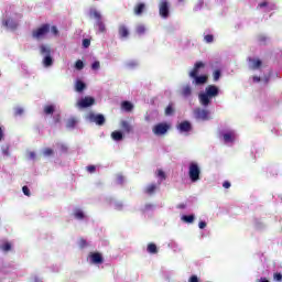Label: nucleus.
Instances as JSON below:
<instances>
[{"instance_id": "f257e3e1", "label": "nucleus", "mask_w": 282, "mask_h": 282, "mask_svg": "<svg viewBox=\"0 0 282 282\" xmlns=\"http://www.w3.org/2000/svg\"><path fill=\"white\" fill-rule=\"evenodd\" d=\"M217 96H219V88L216 85H208L204 93L198 94L199 105L202 107H208L213 98H217Z\"/></svg>"}, {"instance_id": "f03ea898", "label": "nucleus", "mask_w": 282, "mask_h": 282, "mask_svg": "<svg viewBox=\"0 0 282 282\" xmlns=\"http://www.w3.org/2000/svg\"><path fill=\"white\" fill-rule=\"evenodd\" d=\"M206 64L204 62H196L194 68L189 72V77L194 78V85H206L208 83V75H200L199 69H204Z\"/></svg>"}, {"instance_id": "7ed1b4c3", "label": "nucleus", "mask_w": 282, "mask_h": 282, "mask_svg": "<svg viewBox=\"0 0 282 282\" xmlns=\"http://www.w3.org/2000/svg\"><path fill=\"white\" fill-rule=\"evenodd\" d=\"M50 34V24L44 23L40 28H36L32 31L31 36L35 41H43Z\"/></svg>"}, {"instance_id": "20e7f679", "label": "nucleus", "mask_w": 282, "mask_h": 282, "mask_svg": "<svg viewBox=\"0 0 282 282\" xmlns=\"http://www.w3.org/2000/svg\"><path fill=\"white\" fill-rule=\"evenodd\" d=\"M90 17H94V19H96V28H98V31L101 34H105V32H107V26L105 25V22L102 21V15L98 12V10H90Z\"/></svg>"}, {"instance_id": "39448f33", "label": "nucleus", "mask_w": 282, "mask_h": 282, "mask_svg": "<svg viewBox=\"0 0 282 282\" xmlns=\"http://www.w3.org/2000/svg\"><path fill=\"white\" fill-rule=\"evenodd\" d=\"M159 14L162 19H169L171 15V4L169 0H161L159 3Z\"/></svg>"}, {"instance_id": "423d86ee", "label": "nucleus", "mask_w": 282, "mask_h": 282, "mask_svg": "<svg viewBox=\"0 0 282 282\" xmlns=\"http://www.w3.org/2000/svg\"><path fill=\"white\" fill-rule=\"evenodd\" d=\"M188 175L192 182H198L199 175H202V170L199 169V165L197 163H189Z\"/></svg>"}, {"instance_id": "0eeeda50", "label": "nucleus", "mask_w": 282, "mask_h": 282, "mask_svg": "<svg viewBox=\"0 0 282 282\" xmlns=\"http://www.w3.org/2000/svg\"><path fill=\"white\" fill-rule=\"evenodd\" d=\"M169 129H171V126H169V123L161 122V123L155 124L153 127L152 131H153L154 135H164L165 133H167Z\"/></svg>"}, {"instance_id": "6e6552de", "label": "nucleus", "mask_w": 282, "mask_h": 282, "mask_svg": "<svg viewBox=\"0 0 282 282\" xmlns=\"http://www.w3.org/2000/svg\"><path fill=\"white\" fill-rule=\"evenodd\" d=\"M194 116L197 120H210V111L206 109L196 108Z\"/></svg>"}, {"instance_id": "1a4fd4ad", "label": "nucleus", "mask_w": 282, "mask_h": 282, "mask_svg": "<svg viewBox=\"0 0 282 282\" xmlns=\"http://www.w3.org/2000/svg\"><path fill=\"white\" fill-rule=\"evenodd\" d=\"M96 99H94V97H85L82 98L77 105L80 109H87V107H91V105H95Z\"/></svg>"}, {"instance_id": "9d476101", "label": "nucleus", "mask_w": 282, "mask_h": 282, "mask_svg": "<svg viewBox=\"0 0 282 282\" xmlns=\"http://www.w3.org/2000/svg\"><path fill=\"white\" fill-rule=\"evenodd\" d=\"M89 122H96L99 127H102L105 124V116L104 115H96L94 112H90L88 115Z\"/></svg>"}, {"instance_id": "9b49d317", "label": "nucleus", "mask_w": 282, "mask_h": 282, "mask_svg": "<svg viewBox=\"0 0 282 282\" xmlns=\"http://www.w3.org/2000/svg\"><path fill=\"white\" fill-rule=\"evenodd\" d=\"M89 259L91 263H95L96 265H100L101 263H105V258H102V253L100 252H90Z\"/></svg>"}, {"instance_id": "f8f14e48", "label": "nucleus", "mask_w": 282, "mask_h": 282, "mask_svg": "<svg viewBox=\"0 0 282 282\" xmlns=\"http://www.w3.org/2000/svg\"><path fill=\"white\" fill-rule=\"evenodd\" d=\"M2 25L7 28V30H17L19 22L12 18H8L7 20H2Z\"/></svg>"}, {"instance_id": "ddd939ff", "label": "nucleus", "mask_w": 282, "mask_h": 282, "mask_svg": "<svg viewBox=\"0 0 282 282\" xmlns=\"http://www.w3.org/2000/svg\"><path fill=\"white\" fill-rule=\"evenodd\" d=\"M118 34H119V39H129V26L126 24H120L118 26Z\"/></svg>"}, {"instance_id": "4468645a", "label": "nucleus", "mask_w": 282, "mask_h": 282, "mask_svg": "<svg viewBox=\"0 0 282 282\" xmlns=\"http://www.w3.org/2000/svg\"><path fill=\"white\" fill-rule=\"evenodd\" d=\"M177 129L181 133H188L189 131L193 130V126L188 121H182L178 126Z\"/></svg>"}, {"instance_id": "2eb2a0df", "label": "nucleus", "mask_w": 282, "mask_h": 282, "mask_svg": "<svg viewBox=\"0 0 282 282\" xmlns=\"http://www.w3.org/2000/svg\"><path fill=\"white\" fill-rule=\"evenodd\" d=\"M144 10H147V4H144V2H139L134 9L133 12L137 17H142V13L144 12Z\"/></svg>"}, {"instance_id": "dca6fc26", "label": "nucleus", "mask_w": 282, "mask_h": 282, "mask_svg": "<svg viewBox=\"0 0 282 282\" xmlns=\"http://www.w3.org/2000/svg\"><path fill=\"white\" fill-rule=\"evenodd\" d=\"M248 61L251 63L250 69H261V65H263L261 59L249 57Z\"/></svg>"}, {"instance_id": "f3484780", "label": "nucleus", "mask_w": 282, "mask_h": 282, "mask_svg": "<svg viewBox=\"0 0 282 282\" xmlns=\"http://www.w3.org/2000/svg\"><path fill=\"white\" fill-rule=\"evenodd\" d=\"M192 94H193V88L191 87V85H186L182 87L181 96H183V98H188Z\"/></svg>"}, {"instance_id": "a211bd4d", "label": "nucleus", "mask_w": 282, "mask_h": 282, "mask_svg": "<svg viewBox=\"0 0 282 282\" xmlns=\"http://www.w3.org/2000/svg\"><path fill=\"white\" fill-rule=\"evenodd\" d=\"M120 127H121L122 131H124L126 133H131V131H133V127L127 120H122L120 122Z\"/></svg>"}, {"instance_id": "6ab92c4d", "label": "nucleus", "mask_w": 282, "mask_h": 282, "mask_svg": "<svg viewBox=\"0 0 282 282\" xmlns=\"http://www.w3.org/2000/svg\"><path fill=\"white\" fill-rule=\"evenodd\" d=\"M223 138L226 144H228V142H235V132H226L225 134H223Z\"/></svg>"}, {"instance_id": "aec40b11", "label": "nucleus", "mask_w": 282, "mask_h": 282, "mask_svg": "<svg viewBox=\"0 0 282 282\" xmlns=\"http://www.w3.org/2000/svg\"><path fill=\"white\" fill-rule=\"evenodd\" d=\"M40 54H45L46 56L52 55V48L45 44L40 46Z\"/></svg>"}, {"instance_id": "412c9836", "label": "nucleus", "mask_w": 282, "mask_h": 282, "mask_svg": "<svg viewBox=\"0 0 282 282\" xmlns=\"http://www.w3.org/2000/svg\"><path fill=\"white\" fill-rule=\"evenodd\" d=\"M43 65L44 67H52L54 65V59L52 58V55H46L43 58Z\"/></svg>"}, {"instance_id": "4be33fe9", "label": "nucleus", "mask_w": 282, "mask_h": 282, "mask_svg": "<svg viewBox=\"0 0 282 282\" xmlns=\"http://www.w3.org/2000/svg\"><path fill=\"white\" fill-rule=\"evenodd\" d=\"M111 138H112V140H115V142H120V140H122L124 137L121 131L117 130V131L111 132Z\"/></svg>"}, {"instance_id": "5701e85b", "label": "nucleus", "mask_w": 282, "mask_h": 282, "mask_svg": "<svg viewBox=\"0 0 282 282\" xmlns=\"http://www.w3.org/2000/svg\"><path fill=\"white\" fill-rule=\"evenodd\" d=\"M121 109H123V111H133V104H131V101H123L121 104Z\"/></svg>"}, {"instance_id": "b1692460", "label": "nucleus", "mask_w": 282, "mask_h": 282, "mask_svg": "<svg viewBox=\"0 0 282 282\" xmlns=\"http://www.w3.org/2000/svg\"><path fill=\"white\" fill-rule=\"evenodd\" d=\"M55 110H56V107H54V105L44 106L45 116H52V113H54Z\"/></svg>"}, {"instance_id": "393cba45", "label": "nucleus", "mask_w": 282, "mask_h": 282, "mask_svg": "<svg viewBox=\"0 0 282 282\" xmlns=\"http://www.w3.org/2000/svg\"><path fill=\"white\" fill-rule=\"evenodd\" d=\"M147 251L150 253V254H158V245L153 243V242H150L148 245V249Z\"/></svg>"}, {"instance_id": "a878e982", "label": "nucleus", "mask_w": 282, "mask_h": 282, "mask_svg": "<svg viewBox=\"0 0 282 282\" xmlns=\"http://www.w3.org/2000/svg\"><path fill=\"white\" fill-rule=\"evenodd\" d=\"M155 191H158V185L156 184H150L145 188V193L148 195H153V193H155Z\"/></svg>"}, {"instance_id": "bb28decb", "label": "nucleus", "mask_w": 282, "mask_h": 282, "mask_svg": "<svg viewBox=\"0 0 282 282\" xmlns=\"http://www.w3.org/2000/svg\"><path fill=\"white\" fill-rule=\"evenodd\" d=\"M85 87H87V85H85V83H83V80H77L75 84V89L78 93L83 91L85 89Z\"/></svg>"}, {"instance_id": "cd10ccee", "label": "nucleus", "mask_w": 282, "mask_h": 282, "mask_svg": "<svg viewBox=\"0 0 282 282\" xmlns=\"http://www.w3.org/2000/svg\"><path fill=\"white\" fill-rule=\"evenodd\" d=\"M0 250H2V252H10V250H12V243L4 242L0 245Z\"/></svg>"}, {"instance_id": "c85d7f7f", "label": "nucleus", "mask_w": 282, "mask_h": 282, "mask_svg": "<svg viewBox=\"0 0 282 282\" xmlns=\"http://www.w3.org/2000/svg\"><path fill=\"white\" fill-rule=\"evenodd\" d=\"M77 122L78 121L76 120V118L68 119L66 122L67 129H74V127H76Z\"/></svg>"}, {"instance_id": "c756f323", "label": "nucleus", "mask_w": 282, "mask_h": 282, "mask_svg": "<svg viewBox=\"0 0 282 282\" xmlns=\"http://www.w3.org/2000/svg\"><path fill=\"white\" fill-rule=\"evenodd\" d=\"M182 220L185 221V224H193L195 221V216L194 215H184L182 216Z\"/></svg>"}, {"instance_id": "7c9ffc66", "label": "nucleus", "mask_w": 282, "mask_h": 282, "mask_svg": "<svg viewBox=\"0 0 282 282\" xmlns=\"http://www.w3.org/2000/svg\"><path fill=\"white\" fill-rule=\"evenodd\" d=\"M175 113V108H173V104H169L165 108V116H173Z\"/></svg>"}, {"instance_id": "2f4dec72", "label": "nucleus", "mask_w": 282, "mask_h": 282, "mask_svg": "<svg viewBox=\"0 0 282 282\" xmlns=\"http://www.w3.org/2000/svg\"><path fill=\"white\" fill-rule=\"evenodd\" d=\"M135 32L137 34L142 35L144 34V32H147V26H144V24L137 25Z\"/></svg>"}, {"instance_id": "473e14b6", "label": "nucleus", "mask_w": 282, "mask_h": 282, "mask_svg": "<svg viewBox=\"0 0 282 282\" xmlns=\"http://www.w3.org/2000/svg\"><path fill=\"white\" fill-rule=\"evenodd\" d=\"M74 217L75 219H85V213H83V210L80 209H76L74 213Z\"/></svg>"}, {"instance_id": "72a5a7b5", "label": "nucleus", "mask_w": 282, "mask_h": 282, "mask_svg": "<svg viewBox=\"0 0 282 282\" xmlns=\"http://www.w3.org/2000/svg\"><path fill=\"white\" fill-rule=\"evenodd\" d=\"M78 246L83 250V249L87 248V246H89V243L87 242V240L85 238H79Z\"/></svg>"}, {"instance_id": "f704fd0d", "label": "nucleus", "mask_w": 282, "mask_h": 282, "mask_svg": "<svg viewBox=\"0 0 282 282\" xmlns=\"http://www.w3.org/2000/svg\"><path fill=\"white\" fill-rule=\"evenodd\" d=\"M213 78H214L215 83H217V80H219V78H221V70H219V69L214 70Z\"/></svg>"}, {"instance_id": "c9c22d12", "label": "nucleus", "mask_w": 282, "mask_h": 282, "mask_svg": "<svg viewBox=\"0 0 282 282\" xmlns=\"http://www.w3.org/2000/svg\"><path fill=\"white\" fill-rule=\"evenodd\" d=\"M23 108H21V107H17V108H14V112H13V116L17 118V117H19V116H23Z\"/></svg>"}, {"instance_id": "e433bc0d", "label": "nucleus", "mask_w": 282, "mask_h": 282, "mask_svg": "<svg viewBox=\"0 0 282 282\" xmlns=\"http://www.w3.org/2000/svg\"><path fill=\"white\" fill-rule=\"evenodd\" d=\"M43 155L50 158V155H54V150H52V148H46L43 150Z\"/></svg>"}, {"instance_id": "4c0bfd02", "label": "nucleus", "mask_w": 282, "mask_h": 282, "mask_svg": "<svg viewBox=\"0 0 282 282\" xmlns=\"http://www.w3.org/2000/svg\"><path fill=\"white\" fill-rule=\"evenodd\" d=\"M85 67V63H83V61L78 59L76 63H75V68L80 70Z\"/></svg>"}, {"instance_id": "58836bf2", "label": "nucleus", "mask_w": 282, "mask_h": 282, "mask_svg": "<svg viewBox=\"0 0 282 282\" xmlns=\"http://www.w3.org/2000/svg\"><path fill=\"white\" fill-rule=\"evenodd\" d=\"M204 41L207 43H213L215 41V36H213V34H207L204 36Z\"/></svg>"}, {"instance_id": "ea45409f", "label": "nucleus", "mask_w": 282, "mask_h": 282, "mask_svg": "<svg viewBox=\"0 0 282 282\" xmlns=\"http://www.w3.org/2000/svg\"><path fill=\"white\" fill-rule=\"evenodd\" d=\"M156 175L161 180H166V173H164V171H162V170H158Z\"/></svg>"}, {"instance_id": "a19ab883", "label": "nucleus", "mask_w": 282, "mask_h": 282, "mask_svg": "<svg viewBox=\"0 0 282 282\" xmlns=\"http://www.w3.org/2000/svg\"><path fill=\"white\" fill-rule=\"evenodd\" d=\"M50 31L52 32V34H54V36H58V28H56L55 25L50 26Z\"/></svg>"}, {"instance_id": "79ce46f5", "label": "nucleus", "mask_w": 282, "mask_h": 282, "mask_svg": "<svg viewBox=\"0 0 282 282\" xmlns=\"http://www.w3.org/2000/svg\"><path fill=\"white\" fill-rule=\"evenodd\" d=\"M91 45V40L89 39H84L83 40V47H89Z\"/></svg>"}, {"instance_id": "37998d69", "label": "nucleus", "mask_w": 282, "mask_h": 282, "mask_svg": "<svg viewBox=\"0 0 282 282\" xmlns=\"http://www.w3.org/2000/svg\"><path fill=\"white\" fill-rule=\"evenodd\" d=\"M22 193H24V195L26 197H30L31 193H30V188L28 186H23L22 187Z\"/></svg>"}, {"instance_id": "c03bdc74", "label": "nucleus", "mask_w": 282, "mask_h": 282, "mask_svg": "<svg viewBox=\"0 0 282 282\" xmlns=\"http://www.w3.org/2000/svg\"><path fill=\"white\" fill-rule=\"evenodd\" d=\"M91 69H100V62L96 61L91 64Z\"/></svg>"}, {"instance_id": "a18cd8bd", "label": "nucleus", "mask_w": 282, "mask_h": 282, "mask_svg": "<svg viewBox=\"0 0 282 282\" xmlns=\"http://www.w3.org/2000/svg\"><path fill=\"white\" fill-rule=\"evenodd\" d=\"M86 169L88 173H96V165H88Z\"/></svg>"}, {"instance_id": "49530a36", "label": "nucleus", "mask_w": 282, "mask_h": 282, "mask_svg": "<svg viewBox=\"0 0 282 282\" xmlns=\"http://www.w3.org/2000/svg\"><path fill=\"white\" fill-rule=\"evenodd\" d=\"M273 279H274V281H282V274L281 273H274L273 274Z\"/></svg>"}, {"instance_id": "de8ad7c7", "label": "nucleus", "mask_w": 282, "mask_h": 282, "mask_svg": "<svg viewBox=\"0 0 282 282\" xmlns=\"http://www.w3.org/2000/svg\"><path fill=\"white\" fill-rule=\"evenodd\" d=\"M6 134L3 133V128L0 127V142H3Z\"/></svg>"}, {"instance_id": "09e8293b", "label": "nucleus", "mask_w": 282, "mask_h": 282, "mask_svg": "<svg viewBox=\"0 0 282 282\" xmlns=\"http://www.w3.org/2000/svg\"><path fill=\"white\" fill-rule=\"evenodd\" d=\"M54 122H55V124H58V122H61V115L54 116Z\"/></svg>"}, {"instance_id": "8fccbe9b", "label": "nucleus", "mask_w": 282, "mask_h": 282, "mask_svg": "<svg viewBox=\"0 0 282 282\" xmlns=\"http://www.w3.org/2000/svg\"><path fill=\"white\" fill-rule=\"evenodd\" d=\"M258 8H268V1L260 2Z\"/></svg>"}, {"instance_id": "3c124183", "label": "nucleus", "mask_w": 282, "mask_h": 282, "mask_svg": "<svg viewBox=\"0 0 282 282\" xmlns=\"http://www.w3.org/2000/svg\"><path fill=\"white\" fill-rule=\"evenodd\" d=\"M189 282H199V279L197 278V275H192L189 278Z\"/></svg>"}, {"instance_id": "603ef678", "label": "nucleus", "mask_w": 282, "mask_h": 282, "mask_svg": "<svg viewBox=\"0 0 282 282\" xmlns=\"http://www.w3.org/2000/svg\"><path fill=\"white\" fill-rule=\"evenodd\" d=\"M198 228H200V230H204V228H206V221H200L198 224Z\"/></svg>"}, {"instance_id": "864d4df0", "label": "nucleus", "mask_w": 282, "mask_h": 282, "mask_svg": "<svg viewBox=\"0 0 282 282\" xmlns=\"http://www.w3.org/2000/svg\"><path fill=\"white\" fill-rule=\"evenodd\" d=\"M252 82H253V83H261V77H259V76H253V77H252Z\"/></svg>"}, {"instance_id": "5fc2aeb1", "label": "nucleus", "mask_w": 282, "mask_h": 282, "mask_svg": "<svg viewBox=\"0 0 282 282\" xmlns=\"http://www.w3.org/2000/svg\"><path fill=\"white\" fill-rule=\"evenodd\" d=\"M259 41H260L261 43H265V41H268V37L261 35V36L259 37Z\"/></svg>"}, {"instance_id": "6e6d98bb", "label": "nucleus", "mask_w": 282, "mask_h": 282, "mask_svg": "<svg viewBox=\"0 0 282 282\" xmlns=\"http://www.w3.org/2000/svg\"><path fill=\"white\" fill-rule=\"evenodd\" d=\"M223 186H224L225 188H230V182L225 181V182L223 183Z\"/></svg>"}, {"instance_id": "4d7b16f0", "label": "nucleus", "mask_w": 282, "mask_h": 282, "mask_svg": "<svg viewBox=\"0 0 282 282\" xmlns=\"http://www.w3.org/2000/svg\"><path fill=\"white\" fill-rule=\"evenodd\" d=\"M257 282H270V280H268L265 278H260Z\"/></svg>"}, {"instance_id": "13d9d810", "label": "nucleus", "mask_w": 282, "mask_h": 282, "mask_svg": "<svg viewBox=\"0 0 282 282\" xmlns=\"http://www.w3.org/2000/svg\"><path fill=\"white\" fill-rule=\"evenodd\" d=\"M30 158L32 159V160H34V158H36V153H34V152H30Z\"/></svg>"}, {"instance_id": "bf43d9fd", "label": "nucleus", "mask_w": 282, "mask_h": 282, "mask_svg": "<svg viewBox=\"0 0 282 282\" xmlns=\"http://www.w3.org/2000/svg\"><path fill=\"white\" fill-rule=\"evenodd\" d=\"M62 151H67V147L62 145Z\"/></svg>"}, {"instance_id": "052dcab7", "label": "nucleus", "mask_w": 282, "mask_h": 282, "mask_svg": "<svg viewBox=\"0 0 282 282\" xmlns=\"http://www.w3.org/2000/svg\"><path fill=\"white\" fill-rule=\"evenodd\" d=\"M178 208H186V205H180Z\"/></svg>"}, {"instance_id": "680f3d73", "label": "nucleus", "mask_w": 282, "mask_h": 282, "mask_svg": "<svg viewBox=\"0 0 282 282\" xmlns=\"http://www.w3.org/2000/svg\"><path fill=\"white\" fill-rule=\"evenodd\" d=\"M180 3L184 2V0H177Z\"/></svg>"}, {"instance_id": "e2e57ef3", "label": "nucleus", "mask_w": 282, "mask_h": 282, "mask_svg": "<svg viewBox=\"0 0 282 282\" xmlns=\"http://www.w3.org/2000/svg\"><path fill=\"white\" fill-rule=\"evenodd\" d=\"M4 155H8V151H4Z\"/></svg>"}, {"instance_id": "0e129e2a", "label": "nucleus", "mask_w": 282, "mask_h": 282, "mask_svg": "<svg viewBox=\"0 0 282 282\" xmlns=\"http://www.w3.org/2000/svg\"><path fill=\"white\" fill-rule=\"evenodd\" d=\"M268 80H269V79H268V78H265V83H268Z\"/></svg>"}]
</instances>
